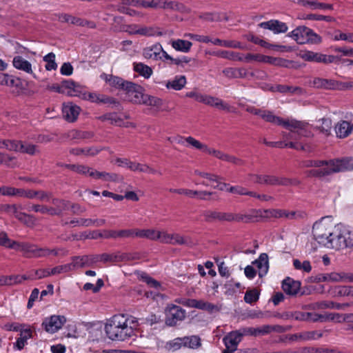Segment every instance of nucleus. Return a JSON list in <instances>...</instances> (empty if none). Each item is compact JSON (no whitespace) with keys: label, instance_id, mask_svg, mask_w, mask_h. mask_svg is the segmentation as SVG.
I'll return each instance as SVG.
<instances>
[{"label":"nucleus","instance_id":"nucleus-7","mask_svg":"<svg viewBox=\"0 0 353 353\" xmlns=\"http://www.w3.org/2000/svg\"><path fill=\"white\" fill-rule=\"evenodd\" d=\"M133 33L147 37H171L174 31L157 26H144L135 30Z\"/></svg>","mask_w":353,"mask_h":353},{"label":"nucleus","instance_id":"nucleus-42","mask_svg":"<svg viewBox=\"0 0 353 353\" xmlns=\"http://www.w3.org/2000/svg\"><path fill=\"white\" fill-rule=\"evenodd\" d=\"M170 192L177 193L179 194H185L190 198H193L196 194H212L211 192L207 191H196L188 189L180 188V189H170Z\"/></svg>","mask_w":353,"mask_h":353},{"label":"nucleus","instance_id":"nucleus-39","mask_svg":"<svg viewBox=\"0 0 353 353\" xmlns=\"http://www.w3.org/2000/svg\"><path fill=\"white\" fill-rule=\"evenodd\" d=\"M14 216L28 227H33L35 225L36 219L32 214H28L22 212H17Z\"/></svg>","mask_w":353,"mask_h":353},{"label":"nucleus","instance_id":"nucleus-32","mask_svg":"<svg viewBox=\"0 0 353 353\" xmlns=\"http://www.w3.org/2000/svg\"><path fill=\"white\" fill-rule=\"evenodd\" d=\"M183 6L176 1L159 0L158 5L155 8H162L164 10L182 11Z\"/></svg>","mask_w":353,"mask_h":353},{"label":"nucleus","instance_id":"nucleus-9","mask_svg":"<svg viewBox=\"0 0 353 353\" xmlns=\"http://www.w3.org/2000/svg\"><path fill=\"white\" fill-rule=\"evenodd\" d=\"M72 263L74 265V270L90 267L99 261L98 255H84L81 256H73Z\"/></svg>","mask_w":353,"mask_h":353},{"label":"nucleus","instance_id":"nucleus-6","mask_svg":"<svg viewBox=\"0 0 353 353\" xmlns=\"http://www.w3.org/2000/svg\"><path fill=\"white\" fill-rule=\"evenodd\" d=\"M124 90L126 92V100L135 104H142L145 94L142 92L141 86L132 82H129V83L126 84Z\"/></svg>","mask_w":353,"mask_h":353},{"label":"nucleus","instance_id":"nucleus-18","mask_svg":"<svg viewBox=\"0 0 353 353\" xmlns=\"http://www.w3.org/2000/svg\"><path fill=\"white\" fill-rule=\"evenodd\" d=\"M258 269V274L260 277H263L265 275L268 271L269 263L268 256L266 253H262L260 254L258 259L253 262Z\"/></svg>","mask_w":353,"mask_h":353},{"label":"nucleus","instance_id":"nucleus-43","mask_svg":"<svg viewBox=\"0 0 353 353\" xmlns=\"http://www.w3.org/2000/svg\"><path fill=\"white\" fill-rule=\"evenodd\" d=\"M268 215L274 218L285 217L288 219H292L295 215V212H287L282 210H270L266 211Z\"/></svg>","mask_w":353,"mask_h":353},{"label":"nucleus","instance_id":"nucleus-61","mask_svg":"<svg viewBox=\"0 0 353 353\" xmlns=\"http://www.w3.org/2000/svg\"><path fill=\"white\" fill-rule=\"evenodd\" d=\"M166 347L168 350L173 351L177 350L181 347H184L183 337L174 339V340L168 343Z\"/></svg>","mask_w":353,"mask_h":353},{"label":"nucleus","instance_id":"nucleus-16","mask_svg":"<svg viewBox=\"0 0 353 353\" xmlns=\"http://www.w3.org/2000/svg\"><path fill=\"white\" fill-rule=\"evenodd\" d=\"M80 108L72 103L63 104V114L64 118L69 122H74L79 114Z\"/></svg>","mask_w":353,"mask_h":353},{"label":"nucleus","instance_id":"nucleus-45","mask_svg":"<svg viewBox=\"0 0 353 353\" xmlns=\"http://www.w3.org/2000/svg\"><path fill=\"white\" fill-rule=\"evenodd\" d=\"M316 127L325 134H329L332 128V121L329 118H323L317 121Z\"/></svg>","mask_w":353,"mask_h":353},{"label":"nucleus","instance_id":"nucleus-4","mask_svg":"<svg viewBox=\"0 0 353 353\" xmlns=\"http://www.w3.org/2000/svg\"><path fill=\"white\" fill-rule=\"evenodd\" d=\"M288 36L293 38L299 44L306 43H319L321 41V38L319 35L305 26L297 27L290 32Z\"/></svg>","mask_w":353,"mask_h":353},{"label":"nucleus","instance_id":"nucleus-40","mask_svg":"<svg viewBox=\"0 0 353 353\" xmlns=\"http://www.w3.org/2000/svg\"><path fill=\"white\" fill-rule=\"evenodd\" d=\"M134 70L136 72L139 73L145 79L150 78L152 74V68L143 63H134Z\"/></svg>","mask_w":353,"mask_h":353},{"label":"nucleus","instance_id":"nucleus-52","mask_svg":"<svg viewBox=\"0 0 353 353\" xmlns=\"http://www.w3.org/2000/svg\"><path fill=\"white\" fill-rule=\"evenodd\" d=\"M184 347L190 348H197L201 346V339L197 336H185L183 337Z\"/></svg>","mask_w":353,"mask_h":353},{"label":"nucleus","instance_id":"nucleus-14","mask_svg":"<svg viewBox=\"0 0 353 353\" xmlns=\"http://www.w3.org/2000/svg\"><path fill=\"white\" fill-rule=\"evenodd\" d=\"M12 64L16 69L20 70L31 75L33 78L37 79V76L35 73L33 72L32 64L28 61L25 59L23 57H14L12 61Z\"/></svg>","mask_w":353,"mask_h":353},{"label":"nucleus","instance_id":"nucleus-8","mask_svg":"<svg viewBox=\"0 0 353 353\" xmlns=\"http://www.w3.org/2000/svg\"><path fill=\"white\" fill-rule=\"evenodd\" d=\"M65 322L64 316L52 315L43 320L42 327L47 332L53 334L60 330Z\"/></svg>","mask_w":353,"mask_h":353},{"label":"nucleus","instance_id":"nucleus-62","mask_svg":"<svg viewBox=\"0 0 353 353\" xmlns=\"http://www.w3.org/2000/svg\"><path fill=\"white\" fill-rule=\"evenodd\" d=\"M99 261H103L104 263L107 262H119L118 252L114 254H107L103 253L102 254L98 255Z\"/></svg>","mask_w":353,"mask_h":353},{"label":"nucleus","instance_id":"nucleus-34","mask_svg":"<svg viewBox=\"0 0 353 353\" xmlns=\"http://www.w3.org/2000/svg\"><path fill=\"white\" fill-rule=\"evenodd\" d=\"M160 233L158 230L153 229L137 230L136 229L135 236L139 238H146L152 241H157Z\"/></svg>","mask_w":353,"mask_h":353},{"label":"nucleus","instance_id":"nucleus-26","mask_svg":"<svg viewBox=\"0 0 353 353\" xmlns=\"http://www.w3.org/2000/svg\"><path fill=\"white\" fill-rule=\"evenodd\" d=\"M17 150L16 152H20L26 153L30 155H35L39 153L38 146L27 142L17 141Z\"/></svg>","mask_w":353,"mask_h":353},{"label":"nucleus","instance_id":"nucleus-55","mask_svg":"<svg viewBox=\"0 0 353 353\" xmlns=\"http://www.w3.org/2000/svg\"><path fill=\"white\" fill-rule=\"evenodd\" d=\"M259 294V292L256 289L248 290L245 294L244 300L248 303H252L258 301Z\"/></svg>","mask_w":353,"mask_h":353},{"label":"nucleus","instance_id":"nucleus-23","mask_svg":"<svg viewBox=\"0 0 353 353\" xmlns=\"http://www.w3.org/2000/svg\"><path fill=\"white\" fill-rule=\"evenodd\" d=\"M312 281L315 283L332 281V282H341V277L339 273L332 272L330 274H319L310 278Z\"/></svg>","mask_w":353,"mask_h":353},{"label":"nucleus","instance_id":"nucleus-63","mask_svg":"<svg viewBox=\"0 0 353 353\" xmlns=\"http://www.w3.org/2000/svg\"><path fill=\"white\" fill-rule=\"evenodd\" d=\"M17 141L11 140H1L0 139V148H5L10 151H17Z\"/></svg>","mask_w":353,"mask_h":353},{"label":"nucleus","instance_id":"nucleus-12","mask_svg":"<svg viewBox=\"0 0 353 353\" xmlns=\"http://www.w3.org/2000/svg\"><path fill=\"white\" fill-rule=\"evenodd\" d=\"M252 60L259 62L268 63L275 65H282L283 63L285 61V60L282 59L262 55L259 54H248L245 57V61L247 62H249Z\"/></svg>","mask_w":353,"mask_h":353},{"label":"nucleus","instance_id":"nucleus-58","mask_svg":"<svg viewBox=\"0 0 353 353\" xmlns=\"http://www.w3.org/2000/svg\"><path fill=\"white\" fill-rule=\"evenodd\" d=\"M301 57L305 60L307 61H315L317 63H321V53H316L314 52H305L301 54Z\"/></svg>","mask_w":353,"mask_h":353},{"label":"nucleus","instance_id":"nucleus-22","mask_svg":"<svg viewBox=\"0 0 353 353\" xmlns=\"http://www.w3.org/2000/svg\"><path fill=\"white\" fill-rule=\"evenodd\" d=\"M203 103L206 105L217 108L220 110L227 111L230 110V105L225 103L222 99L210 95L205 94Z\"/></svg>","mask_w":353,"mask_h":353},{"label":"nucleus","instance_id":"nucleus-3","mask_svg":"<svg viewBox=\"0 0 353 353\" xmlns=\"http://www.w3.org/2000/svg\"><path fill=\"white\" fill-rule=\"evenodd\" d=\"M339 232L329 217L322 218L312 228L314 238L318 243L332 249H335L339 245L336 241Z\"/></svg>","mask_w":353,"mask_h":353},{"label":"nucleus","instance_id":"nucleus-20","mask_svg":"<svg viewBox=\"0 0 353 353\" xmlns=\"http://www.w3.org/2000/svg\"><path fill=\"white\" fill-rule=\"evenodd\" d=\"M300 283L288 277L282 283L283 290L289 295H295L300 289Z\"/></svg>","mask_w":353,"mask_h":353},{"label":"nucleus","instance_id":"nucleus-64","mask_svg":"<svg viewBox=\"0 0 353 353\" xmlns=\"http://www.w3.org/2000/svg\"><path fill=\"white\" fill-rule=\"evenodd\" d=\"M196 308L208 312H213L218 310V307L216 305L201 300L198 301Z\"/></svg>","mask_w":353,"mask_h":353},{"label":"nucleus","instance_id":"nucleus-27","mask_svg":"<svg viewBox=\"0 0 353 353\" xmlns=\"http://www.w3.org/2000/svg\"><path fill=\"white\" fill-rule=\"evenodd\" d=\"M222 72L229 79L245 78L248 74L247 70L243 68H226Z\"/></svg>","mask_w":353,"mask_h":353},{"label":"nucleus","instance_id":"nucleus-60","mask_svg":"<svg viewBox=\"0 0 353 353\" xmlns=\"http://www.w3.org/2000/svg\"><path fill=\"white\" fill-rule=\"evenodd\" d=\"M100 150L95 148H90L87 149H72L71 152L74 154H84L88 156H94L99 152Z\"/></svg>","mask_w":353,"mask_h":353},{"label":"nucleus","instance_id":"nucleus-35","mask_svg":"<svg viewBox=\"0 0 353 353\" xmlns=\"http://www.w3.org/2000/svg\"><path fill=\"white\" fill-rule=\"evenodd\" d=\"M311 84L316 88L333 89L336 83L334 80L314 78Z\"/></svg>","mask_w":353,"mask_h":353},{"label":"nucleus","instance_id":"nucleus-56","mask_svg":"<svg viewBox=\"0 0 353 353\" xmlns=\"http://www.w3.org/2000/svg\"><path fill=\"white\" fill-rule=\"evenodd\" d=\"M105 223V219H81V225L85 227H90L95 225L97 227L102 226Z\"/></svg>","mask_w":353,"mask_h":353},{"label":"nucleus","instance_id":"nucleus-1","mask_svg":"<svg viewBox=\"0 0 353 353\" xmlns=\"http://www.w3.org/2000/svg\"><path fill=\"white\" fill-rule=\"evenodd\" d=\"M137 325V321L134 317L116 314L107 321L105 330L110 339L123 341L134 335Z\"/></svg>","mask_w":353,"mask_h":353},{"label":"nucleus","instance_id":"nucleus-5","mask_svg":"<svg viewBox=\"0 0 353 353\" xmlns=\"http://www.w3.org/2000/svg\"><path fill=\"white\" fill-rule=\"evenodd\" d=\"M165 323L168 325H175L178 321H183L185 317V311L176 305H168L165 310Z\"/></svg>","mask_w":353,"mask_h":353},{"label":"nucleus","instance_id":"nucleus-59","mask_svg":"<svg viewBox=\"0 0 353 353\" xmlns=\"http://www.w3.org/2000/svg\"><path fill=\"white\" fill-rule=\"evenodd\" d=\"M60 19L62 21L70 23L71 24H74V25H77V26H84V21L82 19H81L79 18H77L72 15H69V14H63L60 17Z\"/></svg>","mask_w":353,"mask_h":353},{"label":"nucleus","instance_id":"nucleus-17","mask_svg":"<svg viewBox=\"0 0 353 353\" xmlns=\"http://www.w3.org/2000/svg\"><path fill=\"white\" fill-rule=\"evenodd\" d=\"M336 241L339 245L335 247L336 250L343 247H353V231L348 230H345L343 232L339 231Z\"/></svg>","mask_w":353,"mask_h":353},{"label":"nucleus","instance_id":"nucleus-57","mask_svg":"<svg viewBox=\"0 0 353 353\" xmlns=\"http://www.w3.org/2000/svg\"><path fill=\"white\" fill-rule=\"evenodd\" d=\"M202 215L208 222H212L216 220L220 221L221 219V212L205 210L203 212Z\"/></svg>","mask_w":353,"mask_h":353},{"label":"nucleus","instance_id":"nucleus-37","mask_svg":"<svg viewBox=\"0 0 353 353\" xmlns=\"http://www.w3.org/2000/svg\"><path fill=\"white\" fill-rule=\"evenodd\" d=\"M212 54L232 61H243V58L241 56L239 53L234 52L232 51L220 50L217 52H214L213 53H212Z\"/></svg>","mask_w":353,"mask_h":353},{"label":"nucleus","instance_id":"nucleus-31","mask_svg":"<svg viewBox=\"0 0 353 353\" xmlns=\"http://www.w3.org/2000/svg\"><path fill=\"white\" fill-rule=\"evenodd\" d=\"M170 244L183 245L188 247H192L194 245L190 237L181 236L176 233L171 234Z\"/></svg>","mask_w":353,"mask_h":353},{"label":"nucleus","instance_id":"nucleus-53","mask_svg":"<svg viewBox=\"0 0 353 353\" xmlns=\"http://www.w3.org/2000/svg\"><path fill=\"white\" fill-rule=\"evenodd\" d=\"M61 252L63 255H66L68 254V251L63 248H58V249H49L47 248H41V257H46L50 254H53L54 256L59 255Z\"/></svg>","mask_w":353,"mask_h":353},{"label":"nucleus","instance_id":"nucleus-41","mask_svg":"<svg viewBox=\"0 0 353 353\" xmlns=\"http://www.w3.org/2000/svg\"><path fill=\"white\" fill-rule=\"evenodd\" d=\"M352 305L351 303H338L333 301H321L319 303V307L321 309L330 308L336 310H345V307Z\"/></svg>","mask_w":353,"mask_h":353},{"label":"nucleus","instance_id":"nucleus-44","mask_svg":"<svg viewBox=\"0 0 353 353\" xmlns=\"http://www.w3.org/2000/svg\"><path fill=\"white\" fill-rule=\"evenodd\" d=\"M212 43L214 45L224 46L226 48L244 49V47L240 42L232 40H221L219 39H216L212 41Z\"/></svg>","mask_w":353,"mask_h":353},{"label":"nucleus","instance_id":"nucleus-13","mask_svg":"<svg viewBox=\"0 0 353 353\" xmlns=\"http://www.w3.org/2000/svg\"><path fill=\"white\" fill-rule=\"evenodd\" d=\"M308 125L307 123L298 121L296 120H288L285 122V128L286 129H296L297 135L299 137H310L311 135L310 131L307 130Z\"/></svg>","mask_w":353,"mask_h":353},{"label":"nucleus","instance_id":"nucleus-36","mask_svg":"<svg viewBox=\"0 0 353 353\" xmlns=\"http://www.w3.org/2000/svg\"><path fill=\"white\" fill-rule=\"evenodd\" d=\"M22 252L27 257H41V248L34 244L26 243L25 245H22Z\"/></svg>","mask_w":353,"mask_h":353},{"label":"nucleus","instance_id":"nucleus-29","mask_svg":"<svg viewBox=\"0 0 353 353\" xmlns=\"http://www.w3.org/2000/svg\"><path fill=\"white\" fill-rule=\"evenodd\" d=\"M186 78L184 75L176 76L172 80L168 81L165 86L168 89L181 90L186 84Z\"/></svg>","mask_w":353,"mask_h":353},{"label":"nucleus","instance_id":"nucleus-15","mask_svg":"<svg viewBox=\"0 0 353 353\" xmlns=\"http://www.w3.org/2000/svg\"><path fill=\"white\" fill-rule=\"evenodd\" d=\"M242 337L238 330L230 332L223 339L226 348L230 352H234L237 349L238 344L241 341Z\"/></svg>","mask_w":353,"mask_h":353},{"label":"nucleus","instance_id":"nucleus-49","mask_svg":"<svg viewBox=\"0 0 353 353\" xmlns=\"http://www.w3.org/2000/svg\"><path fill=\"white\" fill-rule=\"evenodd\" d=\"M142 104L159 108L162 105L163 102L162 100L159 98L145 94L143 100L142 101Z\"/></svg>","mask_w":353,"mask_h":353},{"label":"nucleus","instance_id":"nucleus-10","mask_svg":"<svg viewBox=\"0 0 353 353\" xmlns=\"http://www.w3.org/2000/svg\"><path fill=\"white\" fill-rule=\"evenodd\" d=\"M165 53H167L163 48L162 46L157 43L154 45L143 49V55L146 59H152L154 60H161L165 58Z\"/></svg>","mask_w":353,"mask_h":353},{"label":"nucleus","instance_id":"nucleus-24","mask_svg":"<svg viewBox=\"0 0 353 353\" xmlns=\"http://www.w3.org/2000/svg\"><path fill=\"white\" fill-rule=\"evenodd\" d=\"M259 117L267 122L285 127V122H286V121H284L281 118L274 115L271 111L261 109Z\"/></svg>","mask_w":353,"mask_h":353},{"label":"nucleus","instance_id":"nucleus-50","mask_svg":"<svg viewBox=\"0 0 353 353\" xmlns=\"http://www.w3.org/2000/svg\"><path fill=\"white\" fill-rule=\"evenodd\" d=\"M74 265L72 263H67L65 265H58L50 270V274L52 275L59 274L61 273H65L71 271H74Z\"/></svg>","mask_w":353,"mask_h":353},{"label":"nucleus","instance_id":"nucleus-25","mask_svg":"<svg viewBox=\"0 0 353 353\" xmlns=\"http://www.w3.org/2000/svg\"><path fill=\"white\" fill-rule=\"evenodd\" d=\"M170 43L171 45V46L175 50L181 52H183V53L188 52L192 46V42L187 41V40H184V39H172L170 41Z\"/></svg>","mask_w":353,"mask_h":353},{"label":"nucleus","instance_id":"nucleus-46","mask_svg":"<svg viewBox=\"0 0 353 353\" xmlns=\"http://www.w3.org/2000/svg\"><path fill=\"white\" fill-rule=\"evenodd\" d=\"M130 170L134 172L139 171L140 172H148L151 174L158 173L159 174H161L160 172H157V170L150 168L149 165L146 164H141L135 162H134L133 165L130 166Z\"/></svg>","mask_w":353,"mask_h":353},{"label":"nucleus","instance_id":"nucleus-21","mask_svg":"<svg viewBox=\"0 0 353 353\" xmlns=\"http://www.w3.org/2000/svg\"><path fill=\"white\" fill-rule=\"evenodd\" d=\"M101 77L106 82H108L110 85L122 89L123 90L125 89L126 84L129 83L130 82L125 81L119 77L113 76L112 74H103Z\"/></svg>","mask_w":353,"mask_h":353},{"label":"nucleus","instance_id":"nucleus-48","mask_svg":"<svg viewBox=\"0 0 353 353\" xmlns=\"http://www.w3.org/2000/svg\"><path fill=\"white\" fill-rule=\"evenodd\" d=\"M101 121H110L111 124H114L119 126L124 125L122 119L117 116L115 113H110L102 115L99 117Z\"/></svg>","mask_w":353,"mask_h":353},{"label":"nucleus","instance_id":"nucleus-47","mask_svg":"<svg viewBox=\"0 0 353 353\" xmlns=\"http://www.w3.org/2000/svg\"><path fill=\"white\" fill-rule=\"evenodd\" d=\"M43 60L46 63V70H55L57 68V64L55 62V54L53 52H50L43 57Z\"/></svg>","mask_w":353,"mask_h":353},{"label":"nucleus","instance_id":"nucleus-38","mask_svg":"<svg viewBox=\"0 0 353 353\" xmlns=\"http://www.w3.org/2000/svg\"><path fill=\"white\" fill-rule=\"evenodd\" d=\"M32 334L30 329H23L20 332V337L17 340L14 346L19 350H22L27 343V340L32 338Z\"/></svg>","mask_w":353,"mask_h":353},{"label":"nucleus","instance_id":"nucleus-11","mask_svg":"<svg viewBox=\"0 0 353 353\" xmlns=\"http://www.w3.org/2000/svg\"><path fill=\"white\" fill-rule=\"evenodd\" d=\"M259 26L272 31L274 34L285 33L288 31V28L285 23L281 22L279 20H270L268 21L261 22Z\"/></svg>","mask_w":353,"mask_h":353},{"label":"nucleus","instance_id":"nucleus-28","mask_svg":"<svg viewBox=\"0 0 353 353\" xmlns=\"http://www.w3.org/2000/svg\"><path fill=\"white\" fill-rule=\"evenodd\" d=\"M52 203L55 207H50L51 209L53 210V214H51V216H60L62 214L63 211L68 209L69 202L63 199L52 198Z\"/></svg>","mask_w":353,"mask_h":353},{"label":"nucleus","instance_id":"nucleus-51","mask_svg":"<svg viewBox=\"0 0 353 353\" xmlns=\"http://www.w3.org/2000/svg\"><path fill=\"white\" fill-rule=\"evenodd\" d=\"M28 211H34L35 212H40L41 214H48L51 215L53 214V210L51 208L45 205H39V204H32L27 208Z\"/></svg>","mask_w":353,"mask_h":353},{"label":"nucleus","instance_id":"nucleus-33","mask_svg":"<svg viewBox=\"0 0 353 353\" xmlns=\"http://www.w3.org/2000/svg\"><path fill=\"white\" fill-rule=\"evenodd\" d=\"M62 88L64 90L63 94L68 96H77L79 93V85L70 80H65L61 82Z\"/></svg>","mask_w":353,"mask_h":353},{"label":"nucleus","instance_id":"nucleus-19","mask_svg":"<svg viewBox=\"0 0 353 353\" xmlns=\"http://www.w3.org/2000/svg\"><path fill=\"white\" fill-rule=\"evenodd\" d=\"M353 131V124L348 121H341L335 125V132L339 138H345Z\"/></svg>","mask_w":353,"mask_h":353},{"label":"nucleus","instance_id":"nucleus-2","mask_svg":"<svg viewBox=\"0 0 353 353\" xmlns=\"http://www.w3.org/2000/svg\"><path fill=\"white\" fill-rule=\"evenodd\" d=\"M305 167H315L309 171V174L313 176H323L332 173L353 170V163L350 159H334L330 161L319 160H307L303 163Z\"/></svg>","mask_w":353,"mask_h":353},{"label":"nucleus","instance_id":"nucleus-30","mask_svg":"<svg viewBox=\"0 0 353 353\" xmlns=\"http://www.w3.org/2000/svg\"><path fill=\"white\" fill-rule=\"evenodd\" d=\"M159 0H152L151 1H139V0H123L124 5H131L134 7H141L145 8H155L158 5Z\"/></svg>","mask_w":353,"mask_h":353},{"label":"nucleus","instance_id":"nucleus-54","mask_svg":"<svg viewBox=\"0 0 353 353\" xmlns=\"http://www.w3.org/2000/svg\"><path fill=\"white\" fill-rule=\"evenodd\" d=\"M272 91H277L281 93H285L290 92L291 93H301L302 90L299 87H290L283 85H278L275 88L272 87L270 89Z\"/></svg>","mask_w":353,"mask_h":353}]
</instances>
